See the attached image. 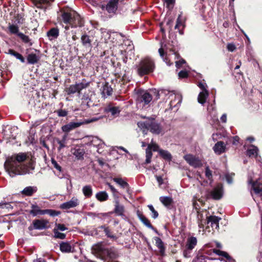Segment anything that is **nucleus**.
<instances>
[{
  "label": "nucleus",
  "instance_id": "obj_8",
  "mask_svg": "<svg viewBox=\"0 0 262 262\" xmlns=\"http://www.w3.org/2000/svg\"><path fill=\"white\" fill-rule=\"evenodd\" d=\"M137 95L138 102L143 103L144 105L149 104L152 99V97L150 94L142 90H138Z\"/></svg>",
  "mask_w": 262,
  "mask_h": 262
},
{
  "label": "nucleus",
  "instance_id": "obj_28",
  "mask_svg": "<svg viewBox=\"0 0 262 262\" xmlns=\"http://www.w3.org/2000/svg\"><path fill=\"white\" fill-rule=\"evenodd\" d=\"M31 208L32 209L29 211V213L33 216L44 214L45 209H40V207L36 205H32Z\"/></svg>",
  "mask_w": 262,
  "mask_h": 262
},
{
  "label": "nucleus",
  "instance_id": "obj_43",
  "mask_svg": "<svg viewBox=\"0 0 262 262\" xmlns=\"http://www.w3.org/2000/svg\"><path fill=\"white\" fill-rule=\"evenodd\" d=\"M115 76L117 78L121 79L122 84H125L129 81L128 77L125 73L122 75L121 73H117L115 74Z\"/></svg>",
  "mask_w": 262,
  "mask_h": 262
},
{
  "label": "nucleus",
  "instance_id": "obj_39",
  "mask_svg": "<svg viewBox=\"0 0 262 262\" xmlns=\"http://www.w3.org/2000/svg\"><path fill=\"white\" fill-rule=\"evenodd\" d=\"M184 28V25L183 24L182 22L180 19L179 17L177 19V23L174 27L175 30H178L179 34L180 35H183L184 34L183 30Z\"/></svg>",
  "mask_w": 262,
  "mask_h": 262
},
{
  "label": "nucleus",
  "instance_id": "obj_49",
  "mask_svg": "<svg viewBox=\"0 0 262 262\" xmlns=\"http://www.w3.org/2000/svg\"><path fill=\"white\" fill-rule=\"evenodd\" d=\"M147 207L149 208V209L151 211V217L154 219L158 218L159 216V213L157 211H156L155 209L154 206L152 205H148Z\"/></svg>",
  "mask_w": 262,
  "mask_h": 262
},
{
  "label": "nucleus",
  "instance_id": "obj_33",
  "mask_svg": "<svg viewBox=\"0 0 262 262\" xmlns=\"http://www.w3.org/2000/svg\"><path fill=\"white\" fill-rule=\"evenodd\" d=\"M208 96H209L208 91H205L204 92H201L198 95V102L202 104H204L206 102V99L208 98Z\"/></svg>",
  "mask_w": 262,
  "mask_h": 262
},
{
  "label": "nucleus",
  "instance_id": "obj_27",
  "mask_svg": "<svg viewBox=\"0 0 262 262\" xmlns=\"http://www.w3.org/2000/svg\"><path fill=\"white\" fill-rule=\"evenodd\" d=\"M40 57L35 53H31L29 54L27 57V63L30 64H35L39 60Z\"/></svg>",
  "mask_w": 262,
  "mask_h": 262
},
{
  "label": "nucleus",
  "instance_id": "obj_62",
  "mask_svg": "<svg viewBox=\"0 0 262 262\" xmlns=\"http://www.w3.org/2000/svg\"><path fill=\"white\" fill-rule=\"evenodd\" d=\"M186 62L185 60L183 59H181L179 60V61H176V66L178 68H180L182 66L183 64H184Z\"/></svg>",
  "mask_w": 262,
  "mask_h": 262
},
{
  "label": "nucleus",
  "instance_id": "obj_35",
  "mask_svg": "<svg viewBox=\"0 0 262 262\" xmlns=\"http://www.w3.org/2000/svg\"><path fill=\"white\" fill-rule=\"evenodd\" d=\"M60 250L62 252L69 253L72 251V247L68 242H61L60 244Z\"/></svg>",
  "mask_w": 262,
  "mask_h": 262
},
{
  "label": "nucleus",
  "instance_id": "obj_52",
  "mask_svg": "<svg viewBox=\"0 0 262 262\" xmlns=\"http://www.w3.org/2000/svg\"><path fill=\"white\" fill-rule=\"evenodd\" d=\"M18 36L25 43H28L30 41L29 36L24 34L21 32H20V33H18Z\"/></svg>",
  "mask_w": 262,
  "mask_h": 262
},
{
  "label": "nucleus",
  "instance_id": "obj_63",
  "mask_svg": "<svg viewBox=\"0 0 262 262\" xmlns=\"http://www.w3.org/2000/svg\"><path fill=\"white\" fill-rule=\"evenodd\" d=\"M16 21L18 24H23L24 19L20 16L19 14H17V16L15 17Z\"/></svg>",
  "mask_w": 262,
  "mask_h": 262
},
{
  "label": "nucleus",
  "instance_id": "obj_10",
  "mask_svg": "<svg viewBox=\"0 0 262 262\" xmlns=\"http://www.w3.org/2000/svg\"><path fill=\"white\" fill-rule=\"evenodd\" d=\"M119 0H110L106 5H102L101 8L105 9L109 13H115L117 9Z\"/></svg>",
  "mask_w": 262,
  "mask_h": 262
},
{
  "label": "nucleus",
  "instance_id": "obj_42",
  "mask_svg": "<svg viewBox=\"0 0 262 262\" xmlns=\"http://www.w3.org/2000/svg\"><path fill=\"white\" fill-rule=\"evenodd\" d=\"M213 252L218 255L225 257L228 260H230L232 259V257L226 252L219 249H213Z\"/></svg>",
  "mask_w": 262,
  "mask_h": 262
},
{
  "label": "nucleus",
  "instance_id": "obj_59",
  "mask_svg": "<svg viewBox=\"0 0 262 262\" xmlns=\"http://www.w3.org/2000/svg\"><path fill=\"white\" fill-rule=\"evenodd\" d=\"M179 76L180 78H187L188 76V73L185 70H182L179 73Z\"/></svg>",
  "mask_w": 262,
  "mask_h": 262
},
{
  "label": "nucleus",
  "instance_id": "obj_20",
  "mask_svg": "<svg viewBox=\"0 0 262 262\" xmlns=\"http://www.w3.org/2000/svg\"><path fill=\"white\" fill-rule=\"evenodd\" d=\"M185 160L194 167H199L201 166V161L192 155H188L185 157Z\"/></svg>",
  "mask_w": 262,
  "mask_h": 262
},
{
  "label": "nucleus",
  "instance_id": "obj_15",
  "mask_svg": "<svg viewBox=\"0 0 262 262\" xmlns=\"http://www.w3.org/2000/svg\"><path fill=\"white\" fill-rule=\"evenodd\" d=\"M124 212V206L120 203L118 199L116 200L115 201V208L114 211L111 213H115L118 216L123 217L125 216Z\"/></svg>",
  "mask_w": 262,
  "mask_h": 262
},
{
  "label": "nucleus",
  "instance_id": "obj_36",
  "mask_svg": "<svg viewBox=\"0 0 262 262\" xmlns=\"http://www.w3.org/2000/svg\"><path fill=\"white\" fill-rule=\"evenodd\" d=\"M113 180L114 182L119 184L122 188H126L127 189V191L128 192L129 188V184L126 182L124 181L122 178H114Z\"/></svg>",
  "mask_w": 262,
  "mask_h": 262
},
{
  "label": "nucleus",
  "instance_id": "obj_17",
  "mask_svg": "<svg viewBox=\"0 0 262 262\" xmlns=\"http://www.w3.org/2000/svg\"><path fill=\"white\" fill-rule=\"evenodd\" d=\"M161 203L168 209H171L173 206V200L170 196H161L159 198Z\"/></svg>",
  "mask_w": 262,
  "mask_h": 262
},
{
  "label": "nucleus",
  "instance_id": "obj_58",
  "mask_svg": "<svg viewBox=\"0 0 262 262\" xmlns=\"http://www.w3.org/2000/svg\"><path fill=\"white\" fill-rule=\"evenodd\" d=\"M55 226V228L57 231H64L68 229V228L65 226L64 224L56 223Z\"/></svg>",
  "mask_w": 262,
  "mask_h": 262
},
{
  "label": "nucleus",
  "instance_id": "obj_9",
  "mask_svg": "<svg viewBox=\"0 0 262 262\" xmlns=\"http://www.w3.org/2000/svg\"><path fill=\"white\" fill-rule=\"evenodd\" d=\"M209 195L214 200H219L223 196V187L222 184H218L210 192V194L207 196L209 198Z\"/></svg>",
  "mask_w": 262,
  "mask_h": 262
},
{
  "label": "nucleus",
  "instance_id": "obj_60",
  "mask_svg": "<svg viewBox=\"0 0 262 262\" xmlns=\"http://www.w3.org/2000/svg\"><path fill=\"white\" fill-rule=\"evenodd\" d=\"M191 249H188L187 248H186V249L183 251V255L186 258H189L191 257Z\"/></svg>",
  "mask_w": 262,
  "mask_h": 262
},
{
  "label": "nucleus",
  "instance_id": "obj_18",
  "mask_svg": "<svg viewBox=\"0 0 262 262\" xmlns=\"http://www.w3.org/2000/svg\"><path fill=\"white\" fill-rule=\"evenodd\" d=\"M98 229H102L104 232L105 235L111 239H112L114 241H116L118 239L117 236L113 233V232L110 229L108 226L104 225L99 226L98 227Z\"/></svg>",
  "mask_w": 262,
  "mask_h": 262
},
{
  "label": "nucleus",
  "instance_id": "obj_38",
  "mask_svg": "<svg viewBox=\"0 0 262 262\" xmlns=\"http://www.w3.org/2000/svg\"><path fill=\"white\" fill-rule=\"evenodd\" d=\"M47 36L56 38L59 36V29L57 28H52L47 32Z\"/></svg>",
  "mask_w": 262,
  "mask_h": 262
},
{
  "label": "nucleus",
  "instance_id": "obj_64",
  "mask_svg": "<svg viewBox=\"0 0 262 262\" xmlns=\"http://www.w3.org/2000/svg\"><path fill=\"white\" fill-rule=\"evenodd\" d=\"M156 179L159 184V185H162L163 183V179L162 176H156Z\"/></svg>",
  "mask_w": 262,
  "mask_h": 262
},
{
  "label": "nucleus",
  "instance_id": "obj_11",
  "mask_svg": "<svg viewBox=\"0 0 262 262\" xmlns=\"http://www.w3.org/2000/svg\"><path fill=\"white\" fill-rule=\"evenodd\" d=\"M136 213L139 219L145 226H146L148 228L152 229L156 233H158L157 229L152 225L150 221L143 214L142 212L140 211L139 210H138Z\"/></svg>",
  "mask_w": 262,
  "mask_h": 262
},
{
  "label": "nucleus",
  "instance_id": "obj_51",
  "mask_svg": "<svg viewBox=\"0 0 262 262\" xmlns=\"http://www.w3.org/2000/svg\"><path fill=\"white\" fill-rule=\"evenodd\" d=\"M57 115V116L59 117H66L68 114V111L66 110L59 109L55 111Z\"/></svg>",
  "mask_w": 262,
  "mask_h": 262
},
{
  "label": "nucleus",
  "instance_id": "obj_61",
  "mask_svg": "<svg viewBox=\"0 0 262 262\" xmlns=\"http://www.w3.org/2000/svg\"><path fill=\"white\" fill-rule=\"evenodd\" d=\"M227 49L229 51L233 52L236 49V47L234 44L230 43L227 45Z\"/></svg>",
  "mask_w": 262,
  "mask_h": 262
},
{
  "label": "nucleus",
  "instance_id": "obj_4",
  "mask_svg": "<svg viewBox=\"0 0 262 262\" xmlns=\"http://www.w3.org/2000/svg\"><path fill=\"white\" fill-rule=\"evenodd\" d=\"M138 74L142 77L154 72L155 64L152 59L146 57L141 60L137 66Z\"/></svg>",
  "mask_w": 262,
  "mask_h": 262
},
{
  "label": "nucleus",
  "instance_id": "obj_47",
  "mask_svg": "<svg viewBox=\"0 0 262 262\" xmlns=\"http://www.w3.org/2000/svg\"><path fill=\"white\" fill-rule=\"evenodd\" d=\"M152 156V151H150L149 148H147L146 149V160L144 164H147L151 162V159Z\"/></svg>",
  "mask_w": 262,
  "mask_h": 262
},
{
  "label": "nucleus",
  "instance_id": "obj_29",
  "mask_svg": "<svg viewBox=\"0 0 262 262\" xmlns=\"http://www.w3.org/2000/svg\"><path fill=\"white\" fill-rule=\"evenodd\" d=\"M158 153L159 156L166 161L170 162L172 159L171 154L167 150L160 149Z\"/></svg>",
  "mask_w": 262,
  "mask_h": 262
},
{
  "label": "nucleus",
  "instance_id": "obj_23",
  "mask_svg": "<svg viewBox=\"0 0 262 262\" xmlns=\"http://www.w3.org/2000/svg\"><path fill=\"white\" fill-rule=\"evenodd\" d=\"M258 149L257 147L251 144L246 150V155L249 158H256L257 157Z\"/></svg>",
  "mask_w": 262,
  "mask_h": 262
},
{
  "label": "nucleus",
  "instance_id": "obj_2",
  "mask_svg": "<svg viewBox=\"0 0 262 262\" xmlns=\"http://www.w3.org/2000/svg\"><path fill=\"white\" fill-rule=\"evenodd\" d=\"M58 18L63 23L70 25L72 28L82 27L84 21L75 11L68 7L60 9Z\"/></svg>",
  "mask_w": 262,
  "mask_h": 262
},
{
  "label": "nucleus",
  "instance_id": "obj_37",
  "mask_svg": "<svg viewBox=\"0 0 262 262\" xmlns=\"http://www.w3.org/2000/svg\"><path fill=\"white\" fill-rule=\"evenodd\" d=\"M82 192L86 198H91L93 195L92 187L90 185L83 186L82 188Z\"/></svg>",
  "mask_w": 262,
  "mask_h": 262
},
{
  "label": "nucleus",
  "instance_id": "obj_53",
  "mask_svg": "<svg viewBox=\"0 0 262 262\" xmlns=\"http://www.w3.org/2000/svg\"><path fill=\"white\" fill-rule=\"evenodd\" d=\"M107 185L108 186L110 189H111L112 192L113 194V195L115 198H117V199L119 197V192L117 190V189L110 183H107Z\"/></svg>",
  "mask_w": 262,
  "mask_h": 262
},
{
  "label": "nucleus",
  "instance_id": "obj_7",
  "mask_svg": "<svg viewBox=\"0 0 262 262\" xmlns=\"http://www.w3.org/2000/svg\"><path fill=\"white\" fill-rule=\"evenodd\" d=\"M121 111V107L119 106H116L115 104L113 102H110L106 104L103 108V112L106 114H111V117L113 118H116L119 116V114Z\"/></svg>",
  "mask_w": 262,
  "mask_h": 262
},
{
  "label": "nucleus",
  "instance_id": "obj_30",
  "mask_svg": "<svg viewBox=\"0 0 262 262\" xmlns=\"http://www.w3.org/2000/svg\"><path fill=\"white\" fill-rule=\"evenodd\" d=\"M95 196L97 200L101 202L106 201L108 199V195L105 191L98 192Z\"/></svg>",
  "mask_w": 262,
  "mask_h": 262
},
{
  "label": "nucleus",
  "instance_id": "obj_14",
  "mask_svg": "<svg viewBox=\"0 0 262 262\" xmlns=\"http://www.w3.org/2000/svg\"><path fill=\"white\" fill-rule=\"evenodd\" d=\"M79 204L78 200L76 198L73 197L70 201L61 204L60 208L62 209H68L77 206Z\"/></svg>",
  "mask_w": 262,
  "mask_h": 262
},
{
  "label": "nucleus",
  "instance_id": "obj_57",
  "mask_svg": "<svg viewBox=\"0 0 262 262\" xmlns=\"http://www.w3.org/2000/svg\"><path fill=\"white\" fill-rule=\"evenodd\" d=\"M52 164H53L54 167L56 169L59 171L61 172L62 171L61 167L57 163V162L53 159L51 160Z\"/></svg>",
  "mask_w": 262,
  "mask_h": 262
},
{
  "label": "nucleus",
  "instance_id": "obj_21",
  "mask_svg": "<svg viewBox=\"0 0 262 262\" xmlns=\"http://www.w3.org/2000/svg\"><path fill=\"white\" fill-rule=\"evenodd\" d=\"M82 123L71 122L69 123L62 126V130L64 133H69L71 130L80 126Z\"/></svg>",
  "mask_w": 262,
  "mask_h": 262
},
{
  "label": "nucleus",
  "instance_id": "obj_46",
  "mask_svg": "<svg viewBox=\"0 0 262 262\" xmlns=\"http://www.w3.org/2000/svg\"><path fill=\"white\" fill-rule=\"evenodd\" d=\"M8 29L11 33L13 34H16L18 36V33H20L19 32V28L17 26L14 25H10L8 27Z\"/></svg>",
  "mask_w": 262,
  "mask_h": 262
},
{
  "label": "nucleus",
  "instance_id": "obj_44",
  "mask_svg": "<svg viewBox=\"0 0 262 262\" xmlns=\"http://www.w3.org/2000/svg\"><path fill=\"white\" fill-rule=\"evenodd\" d=\"M66 140H67V136L64 135L62 137V138L61 140H59V139H56V141L58 143V144L59 145V147H58V150L60 151L62 148L66 147Z\"/></svg>",
  "mask_w": 262,
  "mask_h": 262
},
{
  "label": "nucleus",
  "instance_id": "obj_6",
  "mask_svg": "<svg viewBox=\"0 0 262 262\" xmlns=\"http://www.w3.org/2000/svg\"><path fill=\"white\" fill-rule=\"evenodd\" d=\"M50 227V222L48 220L35 219L32 221V224L28 227V230H45L49 228Z\"/></svg>",
  "mask_w": 262,
  "mask_h": 262
},
{
  "label": "nucleus",
  "instance_id": "obj_1",
  "mask_svg": "<svg viewBox=\"0 0 262 262\" xmlns=\"http://www.w3.org/2000/svg\"><path fill=\"white\" fill-rule=\"evenodd\" d=\"M28 158L26 153L19 152L12 155L6 160L4 166L11 177L29 173L30 170L34 169L35 162L32 159L26 164L21 163Z\"/></svg>",
  "mask_w": 262,
  "mask_h": 262
},
{
  "label": "nucleus",
  "instance_id": "obj_56",
  "mask_svg": "<svg viewBox=\"0 0 262 262\" xmlns=\"http://www.w3.org/2000/svg\"><path fill=\"white\" fill-rule=\"evenodd\" d=\"M147 148H149L150 151L153 150L154 151H158V150L160 149L159 145L156 143L149 144Z\"/></svg>",
  "mask_w": 262,
  "mask_h": 262
},
{
  "label": "nucleus",
  "instance_id": "obj_24",
  "mask_svg": "<svg viewBox=\"0 0 262 262\" xmlns=\"http://www.w3.org/2000/svg\"><path fill=\"white\" fill-rule=\"evenodd\" d=\"M221 220L220 217L215 215H210L207 217V224L211 223V226L213 227H215L216 228L219 227V222Z\"/></svg>",
  "mask_w": 262,
  "mask_h": 262
},
{
  "label": "nucleus",
  "instance_id": "obj_40",
  "mask_svg": "<svg viewBox=\"0 0 262 262\" xmlns=\"http://www.w3.org/2000/svg\"><path fill=\"white\" fill-rule=\"evenodd\" d=\"M66 92L68 95L74 94L76 93H78V89L76 84H72L67 88L65 90Z\"/></svg>",
  "mask_w": 262,
  "mask_h": 262
},
{
  "label": "nucleus",
  "instance_id": "obj_25",
  "mask_svg": "<svg viewBox=\"0 0 262 262\" xmlns=\"http://www.w3.org/2000/svg\"><path fill=\"white\" fill-rule=\"evenodd\" d=\"M37 191V188L36 186H27L21 191V193L25 196H31Z\"/></svg>",
  "mask_w": 262,
  "mask_h": 262
},
{
  "label": "nucleus",
  "instance_id": "obj_48",
  "mask_svg": "<svg viewBox=\"0 0 262 262\" xmlns=\"http://www.w3.org/2000/svg\"><path fill=\"white\" fill-rule=\"evenodd\" d=\"M54 236L56 238L63 239L66 238V235L64 233L59 232L56 228L53 229Z\"/></svg>",
  "mask_w": 262,
  "mask_h": 262
},
{
  "label": "nucleus",
  "instance_id": "obj_34",
  "mask_svg": "<svg viewBox=\"0 0 262 262\" xmlns=\"http://www.w3.org/2000/svg\"><path fill=\"white\" fill-rule=\"evenodd\" d=\"M73 154L78 159L83 158V155L85 153L84 149L80 147L75 148L72 150Z\"/></svg>",
  "mask_w": 262,
  "mask_h": 262
},
{
  "label": "nucleus",
  "instance_id": "obj_26",
  "mask_svg": "<svg viewBox=\"0 0 262 262\" xmlns=\"http://www.w3.org/2000/svg\"><path fill=\"white\" fill-rule=\"evenodd\" d=\"M113 89L111 86L109 85L108 82H105L102 87V96L104 97H107L112 95Z\"/></svg>",
  "mask_w": 262,
  "mask_h": 262
},
{
  "label": "nucleus",
  "instance_id": "obj_55",
  "mask_svg": "<svg viewBox=\"0 0 262 262\" xmlns=\"http://www.w3.org/2000/svg\"><path fill=\"white\" fill-rule=\"evenodd\" d=\"M205 176L209 180L211 179L212 178V171L209 166H207L205 168Z\"/></svg>",
  "mask_w": 262,
  "mask_h": 262
},
{
  "label": "nucleus",
  "instance_id": "obj_31",
  "mask_svg": "<svg viewBox=\"0 0 262 262\" xmlns=\"http://www.w3.org/2000/svg\"><path fill=\"white\" fill-rule=\"evenodd\" d=\"M197 244V239L195 237L191 236L188 238L186 248L188 249L192 250Z\"/></svg>",
  "mask_w": 262,
  "mask_h": 262
},
{
  "label": "nucleus",
  "instance_id": "obj_22",
  "mask_svg": "<svg viewBox=\"0 0 262 262\" xmlns=\"http://www.w3.org/2000/svg\"><path fill=\"white\" fill-rule=\"evenodd\" d=\"M155 241V245L159 249L160 254L161 256H164L165 252V246L162 239L159 237H154V238Z\"/></svg>",
  "mask_w": 262,
  "mask_h": 262
},
{
  "label": "nucleus",
  "instance_id": "obj_16",
  "mask_svg": "<svg viewBox=\"0 0 262 262\" xmlns=\"http://www.w3.org/2000/svg\"><path fill=\"white\" fill-rule=\"evenodd\" d=\"M251 184L252 189L256 194L262 197V184L258 181L251 180L249 182Z\"/></svg>",
  "mask_w": 262,
  "mask_h": 262
},
{
  "label": "nucleus",
  "instance_id": "obj_3",
  "mask_svg": "<svg viewBox=\"0 0 262 262\" xmlns=\"http://www.w3.org/2000/svg\"><path fill=\"white\" fill-rule=\"evenodd\" d=\"M138 126L142 129H146L151 133L159 135L163 131V127L154 118H148V120L140 121L137 123Z\"/></svg>",
  "mask_w": 262,
  "mask_h": 262
},
{
  "label": "nucleus",
  "instance_id": "obj_50",
  "mask_svg": "<svg viewBox=\"0 0 262 262\" xmlns=\"http://www.w3.org/2000/svg\"><path fill=\"white\" fill-rule=\"evenodd\" d=\"M158 52L160 54V56L163 58L164 60L166 62V63L169 66L171 65V63H170V61L168 60V58L167 57H165L164 58V55L166 54L164 52V49L162 47L159 49Z\"/></svg>",
  "mask_w": 262,
  "mask_h": 262
},
{
  "label": "nucleus",
  "instance_id": "obj_41",
  "mask_svg": "<svg viewBox=\"0 0 262 262\" xmlns=\"http://www.w3.org/2000/svg\"><path fill=\"white\" fill-rule=\"evenodd\" d=\"M83 81H85V79H83L81 82L76 83L78 89V93L79 94L83 89H86L90 86V82H84Z\"/></svg>",
  "mask_w": 262,
  "mask_h": 262
},
{
  "label": "nucleus",
  "instance_id": "obj_32",
  "mask_svg": "<svg viewBox=\"0 0 262 262\" xmlns=\"http://www.w3.org/2000/svg\"><path fill=\"white\" fill-rule=\"evenodd\" d=\"M8 54L14 56L17 59L19 60L21 63L25 62V58L20 53L15 50L10 49L8 50Z\"/></svg>",
  "mask_w": 262,
  "mask_h": 262
},
{
  "label": "nucleus",
  "instance_id": "obj_12",
  "mask_svg": "<svg viewBox=\"0 0 262 262\" xmlns=\"http://www.w3.org/2000/svg\"><path fill=\"white\" fill-rule=\"evenodd\" d=\"M81 42L83 47L86 49H91L92 48V41L93 37L89 35L86 33H84L81 36Z\"/></svg>",
  "mask_w": 262,
  "mask_h": 262
},
{
  "label": "nucleus",
  "instance_id": "obj_54",
  "mask_svg": "<svg viewBox=\"0 0 262 262\" xmlns=\"http://www.w3.org/2000/svg\"><path fill=\"white\" fill-rule=\"evenodd\" d=\"M173 23V19L172 18L168 19L166 23V26L167 27V29L168 30L169 33L172 31Z\"/></svg>",
  "mask_w": 262,
  "mask_h": 262
},
{
  "label": "nucleus",
  "instance_id": "obj_45",
  "mask_svg": "<svg viewBox=\"0 0 262 262\" xmlns=\"http://www.w3.org/2000/svg\"><path fill=\"white\" fill-rule=\"evenodd\" d=\"M61 212L59 211H57L53 209H45L44 214H48L51 216H55L60 214Z\"/></svg>",
  "mask_w": 262,
  "mask_h": 262
},
{
  "label": "nucleus",
  "instance_id": "obj_13",
  "mask_svg": "<svg viewBox=\"0 0 262 262\" xmlns=\"http://www.w3.org/2000/svg\"><path fill=\"white\" fill-rule=\"evenodd\" d=\"M35 7L40 9H46L54 0H31Z\"/></svg>",
  "mask_w": 262,
  "mask_h": 262
},
{
  "label": "nucleus",
  "instance_id": "obj_19",
  "mask_svg": "<svg viewBox=\"0 0 262 262\" xmlns=\"http://www.w3.org/2000/svg\"><path fill=\"white\" fill-rule=\"evenodd\" d=\"M213 149L216 154L220 155L225 151L226 145L223 141H218L215 144Z\"/></svg>",
  "mask_w": 262,
  "mask_h": 262
},
{
  "label": "nucleus",
  "instance_id": "obj_5",
  "mask_svg": "<svg viewBox=\"0 0 262 262\" xmlns=\"http://www.w3.org/2000/svg\"><path fill=\"white\" fill-rule=\"evenodd\" d=\"M97 251L105 259L113 260L117 259L119 256L118 250L114 247L106 248L98 247Z\"/></svg>",
  "mask_w": 262,
  "mask_h": 262
}]
</instances>
